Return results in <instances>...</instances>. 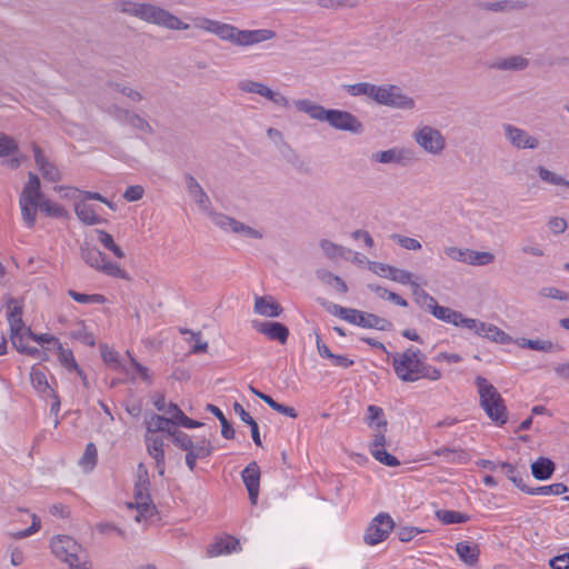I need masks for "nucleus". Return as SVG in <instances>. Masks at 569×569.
<instances>
[{
    "label": "nucleus",
    "mask_w": 569,
    "mask_h": 569,
    "mask_svg": "<svg viewBox=\"0 0 569 569\" xmlns=\"http://www.w3.org/2000/svg\"><path fill=\"white\" fill-rule=\"evenodd\" d=\"M485 9L490 11H509L518 8H522L520 2H510L507 0L503 1H497V2H489L483 6Z\"/></svg>",
    "instance_id": "obj_60"
},
{
    "label": "nucleus",
    "mask_w": 569,
    "mask_h": 569,
    "mask_svg": "<svg viewBox=\"0 0 569 569\" xmlns=\"http://www.w3.org/2000/svg\"><path fill=\"white\" fill-rule=\"evenodd\" d=\"M259 96L272 101L277 106L289 108V100L283 94L271 90L266 84H263Z\"/></svg>",
    "instance_id": "obj_51"
},
{
    "label": "nucleus",
    "mask_w": 569,
    "mask_h": 569,
    "mask_svg": "<svg viewBox=\"0 0 569 569\" xmlns=\"http://www.w3.org/2000/svg\"><path fill=\"white\" fill-rule=\"evenodd\" d=\"M396 92H398V87L395 84L376 86L373 100L379 104L390 107Z\"/></svg>",
    "instance_id": "obj_35"
},
{
    "label": "nucleus",
    "mask_w": 569,
    "mask_h": 569,
    "mask_svg": "<svg viewBox=\"0 0 569 569\" xmlns=\"http://www.w3.org/2000/svg\"><path fill=\"white\" fill-rule=\"evenodd\" d=\"M239 540L231 536L219 538L208 546L207 553L209 557H217L223 553H231L237 550Z\"/></svg>",
    "instance_id": "obj_28"
},
{
    "label": "nucleus",
    "mask_w": 569,
    "mask_h": 569,
    "mask_svg": "<svg viewBox=\"0 0 569 569\" xmlns=\"http://www.w3.org/2000/svg\"><path fill=\"white\" fill-rule=\"evenodd\" d=\"M194 28L216 34L220 40L228 41L234 47H252L271 40L276 32L271 29L242 30L232 24L206 17L193 19Z\"/></svg>",
    "instance_id": "obj_1"
},
{
    "label": "nucleus",
    "mask_w": 569,
    "mask_h": 569,
    "mask_svg": "<svg viewBox=\"0 0 569 569\" xmlns=\"http://www.w3.org/2000/svg\"><path fill=\"white\" fill-rule=\"evenodd\" d=\"M386 428H387L386 419H382L381 421H379L377 423V431L373 435V439L370 445V451L372 449H383L385 448V446H386V437H385Z\"/></svg>",
    "instance_id": "obj_52"
},
{
    "label": "nucleus",
    "mask_w": 569,
    "mask_h": 569,
    "mask_svg": "<svg viewBox=\"0 0 569 569\" xmlns=\"http://www.w3.org/2000/svg\"><path fill=\"white\" fill-rule=\"evenodd\" d=\"M116 9L124 16L137 18L146 23L154 24L171 31L188 30L190 26L161 6L151 2L118 0Z\"/></svg>",
    "instance_id": "obj_2"
},
{
    "label": "nucleus",
    "mask_w": 569,
    "mask_h": 569,
    "mask_svg": "<svg viewBox=\"0 0 569 569\" xmlns=\"http://www.w3.org/2000/svg\"><path fill=\"white\" fill-rule=\"evenodd\" d=\"M326 122L337 130L349 131L353 133H360L362 131V123L358 120V118L352 113L343 110L329 109Z\"/></svg>",
    "instance_id": "obj_11"
},
{
    "label": "nucleus",
    "mask_w": 569,
    "mask_h": 569,
    "mask_svg": "<svg viewBox=\"0 0 569 569\" xmlns=\"http://www.w3.org/2000/svg\"><path fill=\"white\" fill-rule=\"evenodd\" d=\"M100 352L103 361L111 366L112 368L126 373L130 375V370L128 369V366L119 361L118 352L111 348H109L107 345H100Z\"/></svg>",
    "instance_id": "obj_32"
},
{
    "label": "nucleus",
    "mask_w": 569,
    "mask_h": 569,
    "mask_svg": "<svg viewBox=\"0 0 569 569\" xmlns=\"http://www.w3.org/2000/svg\"><path fill=\"white\" fill-rule=\"evenodd\" d=\"M30 380H31L33 388L42 395H49L52 391H54L52 389L51 385L48 382V379H47V376L44 375V372H42L41 370H39L36 367L31 368Z\"/></svg>",
    "instance_id": "obj_33"
},
{
    "label": "nucleus",
    "mask_w": 569,
    "mask_h": 569,
    "mask_svg": "<svg viewBox=\"0 0 569 569\" xmlns=\"http://www.w3.org/2000/svg\"><path fill=\"white\" fill-rule=\"evenodd\" d=\"M172 442L181 450H188L193 447V441L189 435L183 431L172 435Z\"/></svg>",
    "instance_id": "obj_63"
},
{
    "label": "nucleus",
    "mask_w": 569,
    "mask_h": 569,
    "mask_svg": "<svg viewBox=\"0 0 569 569\" xmlns=\"http://www.w3.org/2000/svg\"><path fill=\"white\" fill-rule=\"evenodd\" d=\"M80 256L89 267L97 271L113 278L129 279L128 273L119 264L108 261L98 248L88 242L81 244Z\"/></svg>",
    "instance_id": "obj_6"
},
{
    "label": "nucleus",
    "mask_w": 569,
    "mask_h": 569,
    "mask_svg": "<svg viewBox=\"0 0 569 569\" xmlns=\"http://www.w3.org/2000/svg\"><path fill=\"white\" fill-rule=\"evenodd\" d=\"M233 410L240 417L241 421H243L246 425L250 427L253 442L258 447H261L262 442L260 438L259 427L256 420L244 410V408L239 402L233 403Z\"/></svg>",
    "instance_id": "obj_30"
},
{
    "label": "nucleus",
    "mask_w": 569,
    "mask_h": 569,
    "mask_svg": "<svg viewBox=\"0 0 569 569\" xmlns=\"http://www.w3.org/2000/svg\"><path fill=\"white\" fill-rule=\"evenodd\" d=\"M433 317L445 322L451 323L456 327L468 329V326L475 325V319L466 318L461 312L453 310L449 307L433 306L430 312Z\"/></svg>",
    "instance_id": "obj_17"
},
{
    "label": "nucleus",
    "mask_w": 569,
    "mask_h": 569,
    "mask_svg": "<svg viewBox=\"0 0 569 569\" xmlns=\"http://www.w3.org/2000/svg\"><path fill=\"white\" fill-rule=\"evenodd\" d=\"M372 160L380 163H393L407 166L415 161V154L410 149L392 148L372 153Z\"/></svg>",
    "instance_id": "obj_14"
},
{
    "label": "nucleus",
    "mask_w": 569,
    "mask_h": 569,
    "mask_svg": "<svg viewBox=\"0 0 569 569\" xmlns=\"http://www.w3.org/2000/svg\"><path fill=\"white\" fill-rule=\"evenodd\" d=\"M126 355L129 358L130 367L128 369L130 370V375H127L131 380L136 379L134 372L146 382L151 383V376L149 375V369L144 366H142L140 362H138L130 353V351H127Z\"/></svg>",
    "instance_id": "obj_41"
},
{
    "label": "nucleus",
    "mask_w": 569,
    "mask_h": 569,
    "mask_svg": "<svg viewBox=\"0 0 569 569\" xmlns=\"http://www.w3.org/2000/svg\"><path fill=\"white\" fill-rule=\"evenodd\" d=\"M128 126L138 130L141 133H146V134L153 133V128L151 127V124L144 118H142L139 113H137L134 111L132 112V114L129 119Z\"/></svg>",
    "instance_id": "obj_48"
},
{
    "label": "nucleus",
    "mask_w": 569,
    "mask_h": 569,
    "mask_svg": "<svg viewBox=\"0 0 569 569\" xmlns=\"http://www.w3.org/2000/svg\"><path fill=\"white\" fill-rule=\"evenodd\" d=\"M316 3L319 8L331 11L356 9L358 7V2L351 0H317Z\"/></svg>",
    "instance_id": "obj_45"
},
{
    "label": "nucleus",
    "mask_w": 569,
    "mask_h": 569,
    "mask_svg": "<svg viewBox=\"0 0 569 569\" xmlns=\"http://www.w3.org/2000/svg\"><path fill=\"white\" fill-rule=\"evenodd\" d=\"M436 456L445 457L449 462L465 465L469 461V455L463 450L441 448L435 451Z\"/></svg>",
    "instance_id": "obj_42"
},
{
    "label": "nucleus",
    "mask_w": 569,
    "mask_h": 569,
    "mask_svg": "<svg viewBox=\"0 0 569 569\" xmlns=\"http://www.w3.org/2000/svg\"><path fill=\"white\" fill-rule=\"evenodd\" d=\"M252 326L258 332L264 335L271 340L279 341L281 345H284L288 340L289 329L280 322L253 321Z\"/></svg>",
    "instance_id": "obj_19"
},
{
    "label": "nucleus",
    "mask_w": 569,
    "mask_h": 569,
    "mask_svg": "<svg viewBox=\"0 0 569 569\" xmlns=\"http://www.w3.org/2000/svg\"><path fill=\"white\" fill-rule=\"evenodd\" d=\"M468 248H459L455 246H448L443 248V253L447 258L452 261L466 263Z\"/></svg>",
    "instance_id": "obj_57"
},
{
    "label": "nucleus",
    "mask_w": 569,
    "mask_h": 569,
    "mask_svg": "<svg viewBox=\"0 0 569 569\" xmlns=\"http://www.w3.org/2000/svg\"><path fill=\"white\" fill-rule=\"evenodd\" d=\"M549 565L552 569H569V552L553 557Z\"/></svg>",
    "instance_id": "obj_64"
},
{
    "label": "nucleus",
    "mask_w": 569,
    "mask_h": 569,
    "mask_svg": "<svg viewBox=\"0 0 569 569\" xmlns=\"http://www.w3.org/2000/svg\"><path fill=\"white\" fill-rule=\"evenodd\" d=\"M416 143L427 153L440 156L446 149L447 141L441 131L431 126H422L413 133Z\"/></svg>",
    "instance_id": "obj_7"
},
{
    "label": "nucleus",
    "mask_w": 569,
    "mask_h": 569,
    "mask_svg": "<svg viewBox=\"0 0 569 569\" xmlns=\"http://www.w3.org/2000/svg\"><path fill=\"white\" fill-rule=\"evenodd\" d=\"M345 88L351 96H367L373 100L376 84L359 82L355 84H348Z\"/></svg>",
    "instance_id": "obj_47"
},
{
    "label": "nucleus",
    "mask_w": 569,
    "mask_h": 569,
    "mask_svg": "<svg viewBox=\"0 0 569 569\" xmlns=\"http://www.w3.org/2000/svg\"><path fill=\"white\" fill-rule=\"evenodd\" d=\"M207 410L214 415L221 423V435L226 439L234 438V429L232 425L227 420L222 411L214 405H207Z\"/></svg>",
    "instance_id": "obj_40"
},
{
    "label": "nucleus",
    "mask_w": 569,
    "mask_h": 569,
    "mask_svg": "<svg viewBox=\"0 0 569 569\" xmlns=\"http://www.w3.org/2000/svg\"><path fill=\"white\" fill-rule=\"evenodd\" d=\"M148 453L154 459L158 473L164 475L166 461L163 450V439L157 435H146L144 438Z\"/></svg>",
    "instance_id": "obj_20"
},
{
    "label": "nucleus",
    "mask_w": 569,
    "mask_h": 569,
    "mask_svg": "<svg viewBox=\"0 0 569 569\" xmlns=\"http://www.w3.org/2000/svg\"><path fill=\"white\" fill-rule=\"evenodd\" d=\"M349 322L363 328H372L382 331H389L392 328V323L389 320L377 315L359 311L356 309H353Z\"/></svg>",
    "instance_id": "obj_15"
},
{
    "label": "nucleus",
    "mask_w": 569,
    "mask_h": 569,
    "mask_svg": "<svg viewBox=\"0 0 569 569\" xmlns=\"http://www.w3.org/2000/svg\"><path fill=\"white\" fill-rule=\"evenodd\" d=\"M475 382L479 392L480 406L488 417L499 426L506 423L507 411L501 395L483 377H477Z\"/></svg>",
    "instance_id": "obj_4"
},
{
    "label": "nucleus",
    "mask_w": 569,
    "mask_h": 569,
    "mask_svg": "<svg viewBox=\"0 0 569 569\" xmlns=\"http://www.w3.org/2000/svg\"><path fill=\"white\" fill-rule=\"evenodd\" d=\"M108 87L121 93L123 97L128 98L132 102H140L144 99L143 94L138 89H134L127 83L109 81Z\"/></svg>",
    "instance_id": "obj_34"
},
{
    "label": "nucleus",
    "mask_w": 569,
    "mask_h": 569,
    "mask_svg": "<svg viewBox=\"0 0 569 569\" xmlns=\"http://www.w3.org/2000/svg\"><path fill=\"white\" fill-rule=\"evenodd\" d=\"M243 483L249 493V499L252 505L257 502L259 495L260 469L256 461L250 462L241 473Z\"/></svg>",
    "instance_id": "obj_21"
},
{
    "label": "nucleus",
    "mask_w": 569,
    "mask_h": 569,
    "mask_svg": "<svg viewBox=\"0 0 569 569\" xmlns=\"http://www.w3.org/2000/svg\"><path fill=\"white\" fill-rule=\"evenodd\" d=\"M468 329L473 330L479 337L487 338L495 342L505 343L510 340V337L497 326L477 319H475V325L468 326Z\"/></svg>",
    "instance_id": "obj_22"
},
{
    "label": "nucleus",
    "mask_w": 569,
    "mask_h": 569,
    "mask_svg": "<svg viewBox=\"0 0 569 569\" xmlns=\"http://www.w3.org/2000/svg\"><path fill=\"white\" fill-rule=\"evenodd\" d=\"M395 527V521L389 513L381 512L376 516L366 529L363 540L369 546H375L388 538Z\"/></svg>",
    "instance_id": "obj_9"
},
{
    "label": "nucleus",
    "mask_w": 569,
    "mask_h": 569,
    "mask_svg": "<svg viewBox=\"0 0 569 569\" xmlns=\"http://www.w3.org/2000/svg\"><path fill=\"white\" fill-rule=\"evenodd\" d=\"M254 311L264 317L277 318L283 309L271 296H264L256 298Z\"/></svg>",
    "instance_id": "obj_25"
},
{
    "label": "nucleus",
    "mask_w": 569,
    "mask_h": 569,
    "mask_svg": "<svg viewBox=\"0 0 569 569\" xmlns=\"http://www.w3.org/2000/svg\"><path fill=\"white\" fill-rule=\"evenodd\" d=\"M436 517L445 525L463 523L469 520L466 513L445 509L437 510Z\"/></svg>",
    "instance_id": "obj_39"
},
{
    "label": "nucleus",
    "mask_w": 569,
    "mask_h": 569,
    "mask_svg": "<svg viewBox=\"0 0 569 569\" xmlns=\"http://www.w3.org/2000/svg\"><path fill=\"white\" fill-rule=\"evenodd\" d=\"M8 315L7 319L10 327V338L12 345H16L20 338H27L26 327L22 319V307L17 305V300L13 298H9L7 302Z\"/></svg>",
    "instance_id": "obj_12"
},
{
    "label": "nucleus",
    "mask_w": 569,
    "mask_h": 569,
    "mask_svg": "<svg viewBox=\"0 0 569 569\" xmlns=\"http://www.w3.org/2000/svg\"><path fill=\"white\" fill-rule=\"evenodd\" d=\"M529 66V60L521 57V56H512L509 58H499L495 61H492L489 66L491 69L497 70H511V71H518L523 70Z\"/></svg>",
    "instance_id": "obj_29"
},
{
    "label": "nucleus",
    "mask_w": 569,
    "mask_h": 569,
    "mask_svg": "<svg viewBox=\"0 0 569 569\" xmlns=\"http://www.w3.org/2000/svg\"><path fill=\"white\" fill-rule=\"evenodd\" d=\"M98 451L94 443L87 445L84 453L82 455L79 463L84 471H91L97 465Z\"/></svg>",
    "instance_id": "obj_46"
},
{
    "label": "nucleus",
    "mask_w": 569,
    "mask_h": 569,
    "mask_svg": "<svg viewBox=\"0 0 569 569\" xmlns=\"http://www.w3.org/2000/svg\"><path fill=\"white\" fill-rule=\"evenodd\" d=\"M68 295L79 303H103L106 301L102 295H86L74 290H69Z\"/></svg>",
    "instance_id": "obj_54"
},
{
    "label": "nucleus",
    "mask_w": 569,
    "mask_h": 569,
    "mask_svg": "<svg viewBox=\"0 0 569 569\" xmlns=\"http://www.w3.org/2000/svg\"><path fill=\"white\" fill-rule=\"evenodd\" d=\"M568 491L567 486L563 483L557 482L548 486H536V496H549L555 495L559 496Z\"/></svg>",
    "instance_id": "obj_55"
},
{
    "label": "nucleus",
    "mask_w": 569,
    "mask_h": 569,
    "mask_svg": "<svg viewBox=\"0 0 569 569\" xmlns=\"http://www.w3.org/2000/svg\"><path fill=\"white\" fill-rule=\"evenodd\" d=\"M495 261V256L491 252L488 251H475L471 249H468L467 252V264L475 266V267H481V266H488Z\"/></svg>",
    "instance_id": "obj_37"
},
{
    "label": "nucleus",
    "mask_w": 569,
    "mask_h": 569,
    "mask_svg": "<svg viewBox=\"0 0 569 569\" xmlns=\"http://www.w3.org/2000/svg\"><path fill=\"white\" fill-rule=\"evenodd\" d=\"M317 277L322 282L335 287L341 293H346L348 291V287L346 284V282L340 277L335 276L333 273H331L328 270H325V269L317 270Z\"/></svg>",
    "instance_id": "obj_38"
},
{
    "label": "nucleus",
    "mask_w": 569,
    "mask_h": 569,
    "mask_svg": "<svg viewBox=\"0 0 569 569\" xmlns=\"http://www.w3.org/2000/svg\"><path fill=\"white\" fill-rule=\"evenodd\" d=\"M186 180V188L188 193L193 198L194 202L202 211H208L210 207V199L202 189V187L199 184V182L196 180L193 176L190 173L184 174Z\"/></svg>",
    "instance_id": "obj_23"
},
{
    "label": "nucleus",
    "mask_w": 569,
    "mask_h": 569,
    "mask_svg": "<svg viewBox=\"0 0 569 569\" xmlns=\"http://www.w3.org/2000/svg\"><path fill=\"white\" fill-rule=\"evenodd\" d=\"M39 209L49 217L60 218L67 216V211L63 207H61L58 203L51 202L50 200L46 199V197H43Z\"/></svg>",
    "instance_id": "obj_49"
},
{
    "label": "nucleus",
    "mask_w": 569,
    "mask_h": 569,
    "mask_svg": "<svg viewBox=\"0 0 569 569\" xmlns=\"http://www.w3.org/2000/svg\"><path fill=\"white\" fill-rule=\"evenodd\" d=\"M388 278H390L391 280L397 281L399 283H402V284L411 286V283L415 282L412 280L411 272L403 270V269H398L395 267H393V269H390V274H388Z\"/></svg>",
    "instance_id": "obj_62"
},
{
    "label": "nucleus",
    "mask_w": 569,
    "mask_h": 569,
    "mask_svg": "<svg viewBox=\"0 0 569 569\" xmlns=\"http://www.w3.org/2000/svg\"><path fill=\"white\" fill-rule=\"evenodd\" d=\"M555 471V463L545 457L536 459V480H547Z\"/></svg>",
    "instance_id": "obj_44"
},
{
    "label": "nucleus",
    "mask_w": 569,
    "mask_h": 569,
    "mask_svg": "<svg viewBox=\"0 0 569 569\" xmlns=\"http://www.w3.org/2000/svg\"><path fill=\"white\" fill-rule=\"evenodd\" d=\"M392 108H398L402 110H412L416 107L415 100L402 93L401 89L398 87V92L393 96V101H391Z\"/></svg>",
    "instance_id": "obj_50"
},
{
    "label": "nucleus",
    "mask_w": 569,
    "mask_h": 569,
    "mask_svg": "<svg viewBox=\"0 0 569 569\" xmlns=\"http://www.w3.org/2000/svg\"><path fill=\"white\" fill-rule=\"evenodd\" d=\"M18 150V143L13 138L0 132V157H7Z\"/></svg>",
    "instance_id": "obj_56"
},
{
    "label": "nucleus",
    "mask_w": 569,
    "mask_h": 569,
    "mask_svg": "<svg viewBox=\"0 0 569 569\" xmlns=\"http://www.w3.org/2000/svg\"><path fill=\"white\" fill-rule=\"evenodd\" d=\"M43 197L44 194L41 192V181L39 177L33 172H29L28 181L19 196L22 220L28 228L34 227L37 212Z\"/></svg>",
    "instance_id": "obj_3"
},
{
    "label": "nucleus",
    "mask_w": 569,
    "mask_h": 569,
    "mask_svg": "<svg viewBox=\"0 0 569 569\" xmlns=\"http://www.w3.org/2000/svg\"><path fill=\"white\" fill-rule=\"evenodd\" d=\"M411 291L417 305L428 312L432 311L433 306H437L436 299L427 291L420 288L417 282L411 283Z\"/></svg>",
    "instance_id": "obj_31"
},
{
    "label": "nucleus",
    "mask_w": 569,
    "mask_h": 569,
    "mask_svg": "<svg viewBox=\"0 0 569 569\" xmlns=\"http://www.w3.org/2000/svg\"><path fill=\"white\" fill-rule=\"evenodd\" d=\"M150 485L134 483L133 502H128V508H136L138 513L134 517L137 522L151 518L156 512L157 508L152 502L150 491Z\"/></svg>",
    "instance_id": "obj_8"
},
{
    "label": "nucleus",
    "mask_w": 569,
    "mask_h": 569,
    "mask_svg": "<svg viewBox=\"0 0 569 569\" xmlns=\"http://www.w3.org/2000/svg\"><path fill=\"white\" fill-rule=\"evenodd\" d=\"M59 351V361L68 370H74L79 376H82V370L79 368L73 353L70 349H64L59 342L57 346Z\"/></svg>",
    "instance_id": "obj_43"
},
{
    "label": "nucleus",
    "mask_w": 569,
    "mask_h": 569,
    "mask_svg": "<svg viewBox=\"0 0 569 569\" xmlns=\"http://www.w3.org/2000/svg\"><path fill=\"white\" fill-rule=\"evenodd\" d=\"M32 151L34 154L36 166L38 167L42 177L46 180L51 181V182L60 181L62 178L60 170L58 169V167L54 163L50 162L46 158V156L42 152V149L38 144L33 143Z\"/></svg>",
    "instance_id": "obj_18"
},
{
    "label": "nucleus",
    "mask_w": 569,
    "mask_h": 569,
    "mask_svg": "<svg viewBox=\"0 0 569 569\" xmlns=\"http://www.w3.org/2000/svg\"><path fill=\"white\" fill-rule=\"evenodd\" d=\"M538 173H539L540 179L549 184L565 186V183H566V180L561 176H559L543 167L538 168Z\"/></svg>",
    "instance_id": "obj_58"
},
{
    "label": "nucleus",
    "mask_w": 569,
    "mask_h": 569,
    "mask_svg": "<svg viewBox=\"0 0 569 569\" xmlns=\"http://www.w3.org/2000/svg\"><path fill=\"white\" fill-rule=\"evenodd\" d=\"M74 212L78 219L87 226L99 224L103 221L97 214L93 206L87 203L84 200L74 202Z\"/></svg>",
    "instance_id": "obj_27"
},
{
    "label": "nucleus",
    "mask_w": 569,
    "mask_h": 569,
    "mask_svg": "<svg viewBox=\"0 0 569 569\" xmlns=\"http://www.w3.org/2000/svg\"><path fill=\"white\" fill-rule=\"evenodd\" d=\"M147 435H156L158 432L164 431L167 426L171 425V421L166 416L160 415H151L149 418L144 420Z\"/></svg>",
    "instance_id": "obj_36"
},
{
    "label": "nucleus",
    "mask_w": 569,
    "mask_h": 569,
    "mask_svg": "<svg viewBox=\"0 0 569 569\" xmlns=\"http://www.w3.org/2000/svg\"><path fill=\"white\" fill-rule=\"evenodd\" d=\"M211 218H212L213 223L223 230L230 229L232 232L241 233L244 237L250 238V239H261L262 238V233L259 230L253 229V228L236 220L234 218H231L223 213H212Z\"/></svg>",
    "instance_id": "obj_13"
},
{
    "label": "nucleus",
    "mask_w": 569,
    "mask_h": 569,
    "mask_svg": "<svg viewBox=\"0 0 569 569\" xmlns=\"http://www.w3.org/2000/svg\"><path fill=\"white\" fill-rule=\"evenodd\" d=\"M51 549L53 555L64 562L77 561L78 556L83 553L81 545H79L70 536H57L51 540Z\"/></svg>",
    "instance_id": "obj_10"
},
{
    "label": "nucleus",
    "mask_w": 569,
    "mask_h": 569,
    "mask_svg": "<svg viewBox=\"0 0 569 569\" xmlns=\"http://www.w3.org/2000/svg\"><path fill=\"white\" fill-rule=\"evenodd\" d=\"M456 552L463 563L472 567L479 560L480 548L475 542L460 541L456 545Z\"/></svg>",
    "instance_id": "obj_26"
},
{
    "label": "nucleus",
    "mask_w": 569,
    "mask_h": 569,
    "mask_svg": "<svg viewBox=\"0 0 569 569\" xmlns=\"http://www.w3.org/2000/svg\"><path fill=\"white\" fill-rule=\"evenodd\" d=\"M108 112L119 122L128 124L129 119L132 114V110L120 107L118 104H112Z\"/></svg>",
    "instance_id": "obj_61"
},
{
    "label": "nucleus",
    "mask_w": 569,
    "mask_h": 569,
    "mask_svg": "<svg viewBox=\"0 0 569 569\" xmlns=\"http://www.w3.org/2000/svg\"><path fill=\"white\" fill-rule=\"evenodd\" d=\"M320 247L326 253V256L330 259H337L345 256V248L336 244L327 239L321 240Z\"/></svg>",
    "instance_id": "obj_53"
},
{
    "label": "nucleus",
    "mask_w": 569,
    "mask_h": 569,
    "mask_svg": "<svg viewBox=\"0 0 569 569\" xmlns=\"http://www.w3.org/2000/svg\"><path fill=\"white\" fill-rule=\"evenodd\" d=\"M371 455L378 461H380L381 463H385L386 466L397 467L400 465L399 460L395 456L388 453L385 449H372Z\"/></svg>",
    "instance_id": "obj_59"
},
{
    "label": "nucleus",
    "mask_w": 569,
    "mask_h": 569,
    "mask_svg": "<svg viewBox=\"0 0 569 569\" xmlns=\"http://www.w3.org/2000/svg\"><path fill=\"white\" fill-rule=\"evenodd\" d=\"M297 111L308 114L311 119L326 122L328 110L323 106L309 99H298L293 101Z\"/></svg>",
    "instance_id": "obj_24"
},
{
    "label": "nucleus",
    "mask_w": 569,
    "mask_h": 569,
    "mask_svg": "<svg viewBox=\"0 0 569 569\" xmlns=\"http://www.w3.org/2000/svg\"><path fill=\"white\" fill-rule=\"evenodd\" d=\"M501 128L505 139L511 147L516 149L533 148V138L529 132L510 123H503Z\"/></svg>",
    "instance_id": "obj_16"
},
{
    "label": "nucleus",
    "mask_w": 569,
    "mask_h": 569,
    "mask_svg": "<svg viewBox=\"0 0 569 569\" xmlns=\"http://www.w3.org/2000/svg\"><path fill=\"white\" fill-rule=\"evenodd\" d=\"M420 350L408 348L403 352L391 355L392 366L397 377L405 382H415L419 380V373L422 365Z\"/></svg>",
    "instance_id": "obj_5"
}]
</instances>
